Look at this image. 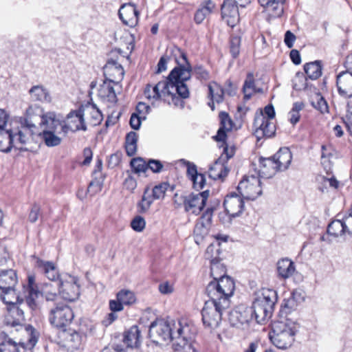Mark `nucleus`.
<instances>
[{
	"mask_svg": "<svg viewBox=\"0 0 352 352\" xmlns=\"http://www.w3.org/2000/svg\"><path fill=\"white\" fill-rule=\"evenodd\" d=\"M190 79V70L184 66L174 67L167 78L154 86L148 84L144 89V96L148 99H162L169 104L184 107L183 99L190 95L186 82Z\"/></svg>",
	"mask_w": 352,
	"mask_h": 352,
	"instance_id": "obj_1",
	"label": "nucleus"
},
{
	"mask_svg": "<svg viewBox=\"0 0 352 352\" xmlns=\"http://www.w3.org/2000/svg\"><path fill=\"white\" fill-rule=\"evenodd\" d=\"M149 337L155 344L173 341L175 352H196L192 342L195 335L194 328L186 322L156 319L149 326Z\"/></svg>",
	"mask_w": 352,
	"mask_h": 352,
	"instance_id": "obj_2",
	"label": "nucleus"
},
{
	"mask_svg": "<svg viewBox=\"0 0 352 352\" xmlns=\"http://www.w3.org/2000/svg\"><path fill=\"white\" fill-rule=\"evenodd\" d=\"M206 291L210 299L201 310L202 321L206 327L215 329L221 321L223 311L230 307L233 284L228 278L222 279L219 283H208Z\"/></svg>",
	"mask_w": 352,
	"mask_h": 352,
	"instance_id": "obj_3",
	"label": "nucleus"
},
{
	"mask_svg": "<svg viewBox=\"0 0 352 352\" xmlns=\"http://www.w3.org/2000/svg\"><path fill=\"white\" fill-rule=\"evenodd\" d=\"M9 114L0 109V149L4 153H9L17 145L25 144V139L29 135L23 129L8 127Z\"/></svg>",
	"mask_w": 352,
	"mask_h": 352,
	"instance_id": "obj_4",
	"label": "nucleus"
},
{
	"mask_svg": "<svg viewBox=\"0 0 352 352\" xmlns=\"http://www.w3.org/2000/svg\"><path fill=\"white\" fill-rule=\"evenodd\" d=\"M277 298V293L272 289L262 288L254 293L250 309L258 323H263L272 316Z\"/></svg>",
	"mask_w": 352,
	"mask_h": 352,
	"instance_id": "obj_5",
	"label": "nucleus"
},
{
	"mask_svg": "<svg viewBox=\"0 0 352 352\" xmlns=\"http://www.w3.org/2000/svg\"><path fill=\"white\" fill-rule=\"evenodd\" d=\"M298 324L289 319L274 321L272 327L270 338L274 346L280 349L291 346L294 342Z\"/></svg>",
	"mask_w": 352,
	"mask_h": 352,
	"instance_id": "obj_6",
	"label": "nucleus"
},
{
	"mask_svg": "<svg viewBox=\"0 0 352 352\" xmlns=\"http://www.w3.org/2000/svg\"><path fill=\"white\" fill-rule=\"evenodd\" d=\"M49 321L57 328H63L71 323L74 314L71 307L62 301L47 304Z\"/></svg>",
	"mask_w": 352,
	"mask_h": 352,
	"instance_id": "obj_7",
	"label": "nucleus"
},
{
	"mask_svg": "<svg viewBox=\"0 0 352 352\" xmlns=\"http://www.w3.org/2000/svg\"><path fill=\"white\" fill-rule=\"evenodd\" d=\"M261 178L254 171L243 177L237 186V190L243 199L255 200L262 195Z\"/></svg>",
	"mask_w": 352,
	"mask_h": 352,
	"instance_id": "obj_8",
	"label": "nucleus"
},
{
	"mask_svg": "<svg viewBox=\"0 0 352 352\" xmlns=\"http://www.w3.org/2000/svg\"><path fill=\"white\" fill-rule=\"evenodd\" d=\"M17 276L13 270H0V289L3 293L1 298L4 303H12L13 300H18L15 292Z\"/></svg>",
	"mask_w": 352,
	"mask_h": 352,
	"instance_id": "obj_9",
	"label": "nucleus"
},
{
	"mask_svg": "<svg viewBox=\"0 0 352 352\" xmlns=\"http://www.w3.org/2000/svg\"><path fill=\"white\" fill-rule=\"evenodd\" d=\"M175 56L177 66H184L190 70V75H194L200 81H208L210 79V73L201 65H196L193 67L188 60L186 54L178 47H174L172 50Z\"/></svg>",
	"mask_w": 352,
	"mask_h": 352,
	"instance_id": "obj_10",
	"label": "nucleus"
},
{
	"mask_svg": "<svg viewBox=\"0 0 352 352\" xmlns=\"http://www.w3.org/2000/svg\"><path fill=\"white\" fill-rule=\"evenodd\" d=\"M43 110L38 105H30L25 111V116L19 118L20 126H18L19 129H23L25 131V133L29 135L25 139V144L33 138V136L36 134L37 126L33 122V118L36 116L41 118V115L44 114Z\"/></svg>",
	"mask_w": 352,
	"mask_h": 352,
	"instance_id": "obj_11",
	"label": "nucleus"
},
{
	"mask_svg": "<svg viewBox=\"0 0 352 352\" xmlns=\"http://www.w3.org/2000/svg\"><path fill=\"white\" fill-rule=\"evenodd\" d=\"M78 279L75 276L65 275L61 277L59 294L61 297L68 301L76 300L79 295V285L77 284Z\"/></svg>",
	"mask_w": 352,
	"mask_h": 352,
	"instance_id": "obj_12",
	"label": "nucleus"
},
{
	"mask_svg": "<svg viewBox=\"0 0 352 352\" xmlns=\"http://www.w3.org/2000/svg\"><path fill=\"white\" fill-rule=\"evenodd\" d=\"M18 300H13L12 303H7L11 306L8 308V313L6 314L3 324L7 327H14L16 331H19L23 329L25 317L22 309L16 305Z\"/></svg>",
	"mask_w": 352,
	"mask_h": 352,
	"instance_id": "obj_13",
	"label": "nucleus"
},
{
	"mask_svg": "<svg viewBox=\"0 0 352 352\" xmlns=\"http://www.w3.org/2000/svg\"><path fill=\"white\" fill-rule=\"evenodd\" d=\"M77 117V119H78L82 125L85 124V119L91 126H97L102 120V112L94 104H88L85 107L82 106L80 107Z\"/></svg>",
	"mask_w": 352,
	"mask_h": 352,
	"instance_id": "obj_14",
	"label": "nucleus"
},
{
	"mask_svg": "<svg viewBox=\"0 0 352 352\" xmlns=\"http://www.w3.org/2000/svg\"><path fill=\"white\" fill-rule=\"evenodd\" d=\"M223 206L230 217H239L244 209L243 198L235 192H232L226 197Z\"/></svg>",
	"mask_w": 352,
	"mask_h": 352,
	"instance_id": "obj_15",
	"label": "nucleus"
},
{
	"mask_svg": "<svg viewBox=\"0 0 352 352\" xmlns=\"http://www.w3.org/2000/svg\"><path fill=\"white\" fill-rule=\"evenodd\" d=\"M213 211L212 208H208L198 219L194 228L197 243V240H202L208 234L212 224Z\"/></svg>",
	"mask_w": 352,
	"mask_h": 352,
	"instance_id": "obj_16",
	"label": "nucleus"
},
{
	"mask_svg": "<svg viewBox=\"0 0 352 352\" xmlns=\"http://www.w3.org/2000/svg\"><path fill=\"white\" fill-rule=\"evenodd\" d=\"M253 316L250 308L241 305L230 311L229 321L232 326L239 328L243 324H248Z\"/></svg>",
	"mask_w": 352,
	"mask_h": 352,
	"instance_id": "obj_17",
	"label": "nucleus"
},
{
	"mask_svg": "<svg viewBox=\"0 0 352 352\" xmlns=\"http://www.w3.org/2000/svg\"><path fill=\"white\" fill-rule=\"evenodd\" d=\"M222 18L233 28L239 21V12L236 0H224L221 8Z\"/></svg>",
	"mask_w": 352,
	"mask_h": 352,
	"instance_id": "obj_18",
	"label": "nucleus"
},
{
	"mask_svg": "<svg viewBox=\"0 0 352 352\" xmlns=\"http://www.w3.org/2000/svg\"><path fill=\"white\" fill-rule=\"evenodd\" d=\"M258 163L260 167L258 170L255 168L256 164H252V167L254 168L255 173L258 174V175L262 178H270L274 175L277 171H279L278 167H276L277 164H276L273 156L266 158L261 157L258 159Z\"/></svg>",
	"mask_w": 352,
	"mask_h": 352,
	"instance_id": "obj_19",
	"label": "nucleus"
},
{
	"mask_svg": "<svg viewBox=\"0 0 352 352\" xmlns=\"http://www.w3.org/2000/svg\"><path fill=\"white\" fill-rule=\"evenodd\" d=\"M103 72L106 78L105 80L116 83L122 80L124 74L121 64L112 58L107 60L103 67Z\"/></svg>",
	"mask_w": 352,
	"mask_h": 352,
	"instance_id": "obj_20",
	"label": "nucleus"
},
{
	"mask_svg": "<svg viewBox=\"0 0 352 352\" xmlns=\"http://www.w3.org/2000/svg\"><path fill=\"white\" fill-rule=\"evenodd\" d=\"M179 199L181 203H179L177 199H175V202L178 205L182 204L184 206V210L186 212L195 215L199 214L205 206L203 204V202H201V200H199L197 197H195L194 193L182 196Z\"/></svg>",
	"mask_w": 352,
	"mask_h": 352,
	"instance_id": "obj_21",
	"label": "nucleus"
},
{
	"mask_svg": "<svg viewBox=\"0 0 352 352\" xmlns=\"http://www.w3.org/2000/svg\"><path fill=\"white\" fill-rule=\"evenodd\" d=\"M35 266L42 272L51 282H60L61 277L55 264L52 261H45L36 258Z\"/></svg>",
	"mask_w": 352,
	"mask_h": 352,
	"instance_id": "obj_22",
	"label": "nucleus"
},
{
	"mask_svg": "<svg viewBox=\"0 0 352 352\" xmlns=\"http://www.w3.org/2000/svg\"><path fill=\"white\" fill-rule=\"evenodd\" d=\"M138 14L139 12L135 6L131 3L122 5L118 11L120 20L129 27L136 25L138 21Z\"/></svg>",
	"mask_w": 352,
	"mask_h": 352,
	"instance_id": "obj_23",
	"label": "nucleus"
},
{
	"mask_svg": "<svg viewBox=\"0 0 352 352\" xmlns=\"http://www.w3.org/2000/svg\"><path fill=\"white\" fill-rule=\"evenodd\" d=\"M339 94L346 98H352V72L347 71L340 72L336 78Z\"/></svg>",
	"mask_w": 352,
	"mask_h": 352,
	"instance_id": "obj_24",
	"label": "nucleus"
},
{
	"mask_svg": "<svg viewBox=\"0 0 352 352\" xmlns=\"http://www.w3.org/2000/svg\"><path fill=\"white\" fill-rule=\"evenodd\" d=\"M226 267L225 266L220 263L219 258H212L210 261V274L213 277L214 280L209 283H219L222 279L228 278L230 280L232 284L233 287L234 288V283L230 277L226 276Z\"/></svg>",
	"mask_w": 352,
	"mask_h": 352,
	"instance_id": "obj_25",
	"label": "nucleus"
},
{
	"mask_svg": "<svg viewBox=\"0 0 352 352\" xmlns=\"http://www.w3.org/2000/svg\"><path fill=\"white\" fill-rule=\"evenodd\" d=\"M276 272L277 276L280 279H288L296 272L295 263L288 258H281L276 263Z\"/></svg>",
	"mask_w": 352,
	"mask_h": 352,
	"instance_id": "obj_26",
	"label": "nucleus"
},
{
	"mask_svg": "<svg viewBox=\"0 0 352 352\" xmlns=\"http://www.w3.org/2000/svg\"><path fill=\"white\" fill-rule=\"evenodd\" d=\"M254 125L256 127V132L261 131L262 134L267 138L272 137L275 133V126L263 114L255 118Z\"/></svg>",
	"mask_w": 352,
	"mask_h": 352,
	"instance_id": "obj_27",
	"label": "nucleus"
},
{
	"mask_svg": "<svg viewBox=\"0 0 352 352\" xmlns=\"http://www.w3.org/2000/svg\"><path fill=\"white\" fill-rule=\"evenodd\" d=\"M59 291V282L45 283L42 285L41 293L48 304H51L58 301Z\"/></svg>",
	"mask_w": 352,
	"mask_h": 352,
	"instance_id": "obj_28",
	"label": "nucleus"
},
{
	"mask_svg": "<svg viewBox=\"0 0 352 352\" xmlns=\"http://www.w3.org/2000/svg\"><path fill=\"white\" fill-rule=\"evenodd\" d=\"M116 82L105 80L98 90V96L104 102L116 103L118 100L113 85Z\"/></svg>",
	"mask_w": 352,
	"mask_h": 352,
	"instance_id": "obj_29",
	"label": "nucleus"
},
{
	"mask_svg": "<svg viewBox=\"0 0 352 352\" xmlns=\"http://www.w3.org/2000/svg\"><path fill=\"white\" fill-rule=\"evenodd\" d=\"M279 171L287 170L292 160V152L288 148H281L273 155Z\"/></svg>",
	"mask_w": 352,
	"mask_h": 352,
	"instance_id": "obj_30",
	"label": "nucleus"
},
{
	"mask_svg": "<svg viewBox=\"0 0 352 352\" xmlns=\"http://www.w3.org/2000/svg\"><path fill=\"white\" fill-rule=\"evenodd\" d=\"M229 172V169L223 162V156L218 158L209 168V177L214 180L223 179Z\"/></svg>",
	"mask_w": 352,
	"mask_h": 352,
	"instance_id": "obj_31",
	"label": "nucleus"
},
{
	"mask_svg": "<svg viewBox=\"0 0 352 352\" xmlns=\"http://www.w3.org/2000/svg\"><path fill=\"white\" fill-rule=\"evenodd\" d=\"M41 126L43 127V131H56L60 125V121L56 118L54 111H49L41 115Z\"/></svg>",
	"mask_w": 352,
	"mask_h": 352,
	"instance_id": "obj_32",
	"label": "nucleus"
},
{
	"mask_svg": "<svg viewBox=\"0 0 352 352\" xmlns=\"http://www.w3.org/2000/svg\"><path fill=\"white\" fill-rule=\"evenodd\" d=\"M306 76L311 80H316L322 75V64L320 60L307 63L304 65Z\"/></svg>",
	"mask_w": 352,
	"mask_h": 352,
	"instance_id": "obj_33",
	"label": "nucleus"
},
{
	"mask_svg": "<svg viewBox=\"0 0 352 352\" xmlns=\"http://www.w3.org/2000/svg\"><path fill=\"white\" fill-rule=\"evenodd\" d=\"M214 8V3L211 0H208L201 5V7L196 11L194 20L197 24L201 23L207 16H208Z\"/></svg>",
	"mask_w": 352,
	"mask_h": 352,
	"instance_id": "obj_34",
	"label": "nucleus"
},
{
	"mask_svg": "<svg viewBox=\"0 0 352 352\" xmlns=\"http://www.w3.org/2000/svg\"><path fill=\"white\" fill-rule=\"evenodd\" d=\"M56 131H43L38 135L47 147L59 146L62 138L55 133Z\"/></svg>",
	"mask_w": 352,
	"mask_h": 352,
	"instance_id": "obj_35",
	"label": "nucleus"
},
{
	"mask_svg": "<svg viewBox=\"0 0 352 352\" xmlns=\"http://www.w3.org/2000/svg\"><path fill=\"white\" fill-rule=\"evenodd\" d=\"M140 331L137 326H133L124 335L123 342L128 347L137 346L140 338Z\"/></svg>",
	"mask_w": 352,
	"mask_h": 352,
	"instance_id": "obj_36",
	"label": "nucleus"
},
{
	"mask_svg": "<svg viewBox=\"0 0 352 352\" xmlns=\"http://www.w3.org/2000/svg\"><path fill=\"white\" fill-rule=\"evenodd\" d=\"M30 93L33 100L50 102H51V96L48 91L42 86H34L30 90Z\"/></svg>",
	"mask_w": 352,
	"mask_h": 352,
	"instance_id": "obj_37",
	"label": "nucleus"
},
{
	"mask_svg": "<svg viewBox=\"0 0 352 352\" xmlns=\"http://www.w3.org/2000/svg\"><path fill=\"white\" fill-rule=\"evenodd\" d=\"M138 134L134 131L128 133L125 138V149L128 156H133L137 151Z\"/></svg>",
	"mask_w": 352,
	"mask_h": 352,
	"instance_id": "obj_38",
	"label": "nucleus"
},
{
	"mask_svg": "<svg viewBox=\"0 0 352 352\" xmlns=\"http://www.w3.org/2000/svg\"><path fill=\"white\" fill-rule=\"evenodd\" d=\"M327 233L335 237L346 234L342 220L336 219L332 221L327 227Z\"/></svg>",
	"mask_w": 352,
	"mask_h": 352,
	"instance_id": "obj_39",
	"label": "nucleus"
},
{
	"mask_svg": "<svg viewBox=\"0 0 352 352\" xmlns=\"http://www.w3.org/2000/svg\"><path fill=\"white\" fill-rule=\"evenodd\" d=\"M149 189L146 188L142 195V199L137 204L138 212L143 214L146 212L153 202V197L148 194Z\"/></svg>",
	"mask_w": 352,
	"mask_h": 352,
	"instance_id": "obj_40",
	"label": "nucleus"
},
{
	"mask_svg": "<svg viewBox=\"0 0 352 352\" xmlns=\"http://www.w3.org/2000/svg\"><path fill=\"white\" fill-rule=\"evenodd\" d=\"M20 347L25 349L23 344H17L11 338H8L0 343V352H21Z\"/></svg>",
	"mask_w": 352,
	"mask_h": 352,
	"instance_id": "obj_41",
	"label": "nucleus"
},
{
	"mask_svg": "<svg viewBox=\"0 0 352 352\" xmlns=\"http://www.w3.org/2000/svg\"><path fill=\"white\" fill-rule=\"evenodd\" d=\"M82 341V337L79 333L73 331L71 333H67L65 335L66 345L69 349L72 350L77 349Z\"/></svg>",
	"mask_w": 352,
	"mask_h": 352,
	"instance_id": "obj_42",
	"label": "nucleus"
},
{
	"mask_svg": "<svg viewBox=\"0 0 352 352\" xmlns=\"http://www.w3.org/2000/svg\"><path fill=\"white\" fill-rule=\"evenodd\" d=\"M285 0H272L269 4H267L265 7L269 11H271L270 14L273 17H280L283 13V4Z\"/></svg>",
	"mask_w": 352,
	"mask_h": 352,
	"instance_id": "obj_43",
	"label": "nucleus"
},
{
	"mask_svg": "<svg viewBox=\"0 0 352 352\" xmlns=\"http://www.w3.org/2000/svg\"><path fill=\"white\" fill-rule=\"evenodd\" d=\"M217 87V92L214 94V89L211 83L208 85V97L211 100H214L217 103H220L223 100V95L226 93L224 89L215 82H212Z\"/></svg>",
	"mask_w": 352,
	"mask_h": 352,
	"instance_id": "obj_44",
	"label": "nucleus"
},
{
	"mask_svg": "<svg viewBox=\"0 0 352 352\" xmlns=\"http://www.w3.org/2000/svg\"><path fill=\"white\" fill-rule=\"evenodd\" d=\"M307 78L302 72H297L292 80L293 88L297 91L305 90L309 87Z\"/></svg>",
	"mask_w": 352,
	"mask_h": 352,
	"instance_id": "obj_45",
	"label": "nucleus"
},
{
	"mask_svg": "<svg viewBox=\"0 0 352 352\" xmlns=\"http://www.w3.org/2000/svg\"><path fill=\"white\" fill-rule=\"evenodd\" d=\"M304 104L302 102H296L289 112V121L292 124H296L300 120V111L303 109Z\"/></svg>",
	"mask_w": 352,
	"mask_h": 352,
	"instance_id": "obj_46",
	"label": "nucleus"
},
{
	"mask_svg": "<svg viewBox=\"0 0 352 352\" xmlns=\"http://www.w3.org/2000/svg\"><path fill=\"white\" fill-rule=\"evenodd\" d=\"M117 299L126 305H131L135 302L134 293L125 289H122L117 294Z\"/></svg>",
	"mask_w": 352,
	"mask_h": 352,
	"instance_id": "obj_47",
	"label": "nucleus"
},
{
	"mask_svg": "<svg viewBox=\"0 0 352 352\" xmlns=\"http://www.w3.org/2000/svg\"><path fill=\"white\" fill-rule=\"evenodd\" d=\"M27 292L25 302L30 309H35L37 307L36 299L40 294V292L36 288L30 287V289L27 290Z\"/></svg>",
	"mask_w": 352,
	"mask_h": 352,
	"instance_id": "obj_48",
	"label": "nucleus"
},
{
	"mask_svg": "<svg viewBox=\"0 0 352 352\" xmlns=\"http://www.w3.org/2000/svg\"><path fill=\"white\" fill-rule=\"evenodd\" d=\"M130 164L133 171L138 174L145 173L148 169L147 163L141 157L133 158Z\"/></svg>",
	"mask_w": 352,
	"mask_h": 352,
	"instance_id": "obj_49",
	"label": "nucleus"
},
{
	"mask_svg": "<svg viewBox=\"0 0 352 352\" xmlns=\"http://www.w3.org/2000/svg\"><path fill=\"white\" fill-rule=\"evenodd\" d=\"M169 187V184L168 183L164 182L160 184L159 185L155 186L153 190V195L152 197L153 199H158L164 196L165 192L167 190Z\"/></svg>",
	"mask_w": 352,
	"mask_h": 352,
	"instance_id": "obj_50",
	"label": "nucleus"
},
{
	"mask_svg": "<svg viewBox=\"0 0 352 352\" xmlns=\"http://www.w3.org/2000/svg\"><path fill=\"white\" fill-rule=\"evenodd\" d=\"M295 300H294V298H292L290 296L288 298L284 299L281 305L282 311L287 314L295 310L298 305V303Z\"/></svg>",
	"mask_w": 352,
	"mask_h": 352,
	"instance_id": "obj_51",
	"label": "nucleus"
},
{
	"mask_svg": "<svg viewBox=\"0 0 352 352\" xmlns=\"http://www.w3.org/2000/svg\"><path fill=\"white\" fill-rule=\"evenodd\" d=\"M241 38L239 36H232L230 42V53L233 58H236L240 52Z\"/></svg>",
	"mask_w": 352,
	"mask_h": 352,
	"instance_id": "obj_52",
	"label": "nucleus"
},
{
	"mask_svg": "<svg viewBox=\"0 0 352 352\" xmlns=\"http://www.w3.org/2000/svg\"><path fill=\"white\" fill-rule=\"evenodd\" d=\"M219 118L221 120V126L219 128H223L227 131H230L232 127V121L230 119L228 113L221 111L219 113Z\"/></svg>",
	"mask_w": 352,
	"mask_h": 352,
	"instance_id": "obj_53",
	"label": "nucleus"
},
{
	"mask_svg": "<svg viewBox=\"0 0 352 352\" xmlns=\"http://www.w3.org/2000/svg\"><path fill=\"white\" fill-rule=\"evenodd\" d=\"M219 243H218L217 246L214 244H210L208 246L205 256L207 259L210 260L211 261V258H219V254H220V249H219Z\"/></svg>",
	"mask_w": 352,
	"mask_h": 352,
	"instance_id": "obj_54",
	"label": "nucleus"
},
{
	"mask_svg": "<svg viewBox=\"0 0 352 352\" xmlns=\"http://www.w3.org/2000/svg\"><path fill=\"white\" fill-rule=\"evenodd\" d=\"M146 226L145 220L141 216H136L131 222V226L136 232H142Z\"/></svg>",
	"mask_w": 352,
	"mask_h": 352,
	"instance_id": "obj_55",
	"label": "nucleus"
},
{
	"mask_svg": "<svg viewBox=\"0 0 352 352\" xmlns=\"http://www.w3.org/2000/svg\"><path fill=\"white\" fill-rule=\"evenodd\" d=\"M61 129L63 132L65 133H68V131H77L80 130H82L84 131H87V126L86 124H81L80 122L79 126H73L70 122L67 121V123L64 124L61 126Z\"/></svg>",
	"mask_w": 352,
	"mask_h": 352,
	"instance_id": "obj_56",
	"label": "nucleus"
},
{
	"mask_svg": "<svg viewBox=\"0 0 352 352\" xmlns=\"http://www.w3.org/2000/svg\"><path fill=\"white\" fill-rule=\"evenodd\" d=\"M245 90L256 91L254 85V75L252 73H248L243 87V91Z\"/></svg>",
	"mask_w": 352,
	"mask_h": 352,
	"instance_id": "obj_57",
	"label": "nucleus"
},
{
	"mask_svg": "<svg viewBox=\"0 0 352 352\" xmlns=\"http://www.w3.org/2000/svg\"><path fill=\"white\" fill-rule=\"evenodd\" d=\"M142 119L143 118L138 113H133L129 120L131 127L134 130H138L140 128Z\"/></svg>",
	"mask_w": 352,
	"mask_h": 352,
	"instance_id": "obj_58",
	"label": "nucleus"
},
{
	"mask_svg": "<svg viewBox=\"0 0 352 352\" xmlns=\"http://www.w3.org/2000/svg\"><path fill=\"white\" fill-rule=\"evenodd\" d=\"M148 169L155 173H160L163 168V164L160 160L151 159L147 162Z\"/></svg>",
	"mask_w": 352,
	"mask_h": 352,
	"instance_id": "obj_59",
	"label": "nucleus"
},
{
	"mask_svg": "<svg viewBox=\"0 0 352 352\" xmlns=\"http://www.w3.org/2000/svg\"><path fill=\"white\" fill-rule=\"evenodd\" d=\"M40 212H41V207L38 204H34L31 210H30V212L29 213V215H28V220L31 222V223H35L38 219V216L40 214Z\"/></svg>",
	"mask_w": 352,
	"mask_h": 352,
	"instance_id": "obj_60",
	"label": "nucleus"
},
{
	"mask_svg": "<svg viewBox=\"0 0 352 352\" xmlns=\"http://www.w3.org/2000/svg\"><path fill=\"white\" fill-rule=\"evenodd\" d=\"M193 183V187L197 190H201L206 184V177L203 174H199L191 180Z\"/></svg>",
	"mask_w": 352,
	"mask_h": 352,
	"instance_id": "obj_61",
	"label": "nucleus"
},
{
	"mask_svg": "<svg viewBox=\"0 0 352 352\" xmlns=\"http://www.w3.org/2000/svg\"><path fill=\"white\" fill-rule=\"evenodd\" d=\"M313 106L319 110L322 113L328 112V105L327 101L322 97H320L317 99V102L315 104L312 102Z\"/></svg>",
	"mask_w": 352,
	"mask_h": 352,
	"instance_id": "obj_62",
	"label": "nucleus"
},
{
	"mask_svg": "<svg viewBox=\"0 0 352 352\" xmlns=\"http://www.w3.org/2000/svg\"><path fill=\"white\" fill-rule=\"evenodd\" d=\"M344 122L348 129V131L350 133H352V107L350 106L349 104H347L346 115L344 119Z\"/></svg>",
	"mask_w": 352,
	"mask_h": 352,
	"instance_id": "obj_63",
	"label": "nucleus"
},
{
	"mask_svg": "<svg viewBox=\"0 0 352 352\" xmlns=\"http://www.w3.org/2000/svg\"><path fill=\"white\" fill-rule=\"evenodd\" d=\"M342 220L346 233L352 236V216L350 215V212L349 215L344 217Z\"/></svg>",
	"mask_w": 352,
	"mask_h": 352,
	"instance_id": "obj_64",
	"label": "nucleus"
}]
</instances>
